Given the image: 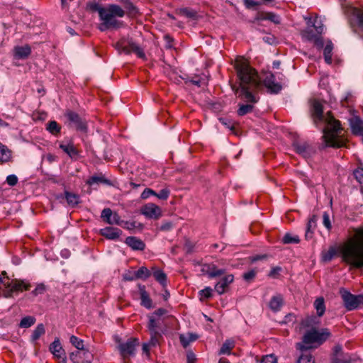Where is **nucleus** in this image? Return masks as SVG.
Returning a JSON list of instances; mask_svg holds the SVG:
<instances>
[{
  "label": "nucleus",
  "mask_w": 363,
  "mask_h": 363,
  "mask_svg": "<svg viewBox=\"0 0 363 363\" xmlns=\"http://www.w3.org/2000/svg\"><path fill=\"white\" fill-rule=\"evenodd\" d=\"M283 305V297L281 295L273 296L269 303V308L274 311H278Z\"/></svg>",
  "instance_id": "obj_21"
},
{
  "label": "nucleus",
  "mask_w": 363,
  "mask_h": 363,
  "mask_svg": "<svg viewBox=\"0 0 363 363\" xmlns=\"http://www.w3.org/2000/svg\"><path fill=\"white\" fill-rule=\"evenodd\" d=\"M198 338V335L193 333H188L186 335H181L179 337L182 345L186 347L191 342L195 341Z\"/></svg>",
  "instance_id": "obj_23"
},
{
  "label": "nucleus",
  "mask_w": 363,
  "mask_h": 363,
  "mask_svg": "<svg viewBox=\"0 0 363 363\" xmlns=\"http://www.w3.org/2000/svg\"><path fill=\"white\" fill-rule=\"evenodd\" d=\"M303 36L306 38H307L309 40H314L315 44L318 47L321 48L323 45V40L320 36H315L313 34H311V31L310 30H306L303 33Z\"/></svg>",
  "instance_id": "obj_28"
},
{
  "label": "nucleus",
  "mask_w": 363,
  "mask_h": 363,
  "mask_svg": "<svg viewBox=\"0 0 363 363\" xmlns=\"http://www.w3.org/2000/svg\"><path fill=\"white\" fill-rule=\"evenodd\" d=\"M314 307L316 310L318 315L320 317L322 316L325 311L324 298L323 297L316 298L314 302Z\"/></svg>",
  "instance_id": "obj_25"
},
{
  "label": "nucleus",
  "mask_w": 363,
  "mask_h": 363,
  "mask_svg": "<svg viewBox=\"0 0 363 363\" xmlns=\"http://www.w3.org/2000/svg\"><path fill=\"white\" fill-rule=\"evenodd\" d=\"M157 325L156 323V320L154 317V315H150L149 317V323H148V328L150 330V332L156 331Z\"/></svg>",
  "instance_id": "obj_49"
},
{
  "label": "nucleus",
  "mask_w": 363,
  "mask_h": 363,
  "mask_svg": "<svg viewBox=\"0 0 363 363\" xmlns=\"http://www.w3.org/2000/svg\"><path fill=\"white\" fill-rule=\"evenodd\" d=\"M337 255L341 257L342 262L351 268H363V228L355 229L353 235L338 247L332 245L328 250H323L321 261L329 262Z\"/></svg>",
  "instance_id": "obj_2"
},
{
  "label": "nucleus",
  "mask_w": 363,
  "mask_h": 363,
  "mask_svg": "<svg viewBox=\"0 0 363 363\" xmlns=\"http://www.w3.org/2000/svg\"><path fill=\"white\" fill-rule=\"evenodd\" d=\"M234 277L233 274H227L222 277L215 285V290L219 294H223L225 292L228 286L233 281Z\"/></svg>",
  "instance_id": "obj_12"
},
{
  "label": "nucleus",
  "mask_w": 363,
  "mask_h": 363,
  "mask_svg": "<svg viewBox=\"0 0 363 363\" xmlns=\"http://www.w3.org/2000/svg\"><path fill=\"white\" fill-rule=\"evenodd\" d=\"M124 6L129 15L135 16L138 13V9L129 0L124 1Z\"/></svg>",
  "instance_id": "obj_35"
},
{
  "label": "nucleus",
  "mask_w": 363,
  "mask_h": 363,
  "mask_svg": "<svg viewBox=\"0 0 363 363\" xmlns=\"http://www.w3.org/2000/svg\"><path fill=\"white\" fill-rule=\"evenodd\" d=\"M141 305L146 308H152V300L150 298L147 292L145 291V287L143 286L140 289Z\"/></svg>",
  "instance_id": "obj_22"
},
{
  "label": "nucleus",
  "mask_w": 363,
  "mask_h": 363,
  "mask_svg": "<svg viewBox=\"0 0 363 363\" xmlns=\"http://www.w3.org/2000/svg\"><path fill=\"white\" fill-rule=\"evenodd\" d=\"M120 223V217L117 213H113L111 218L110 220H108V223L109 224H119Z\"/></svg>",
  "instance_id": "obj_56"
},
{
  "label": "nucleus",
  "mask_w": 363,
  "mask_h": 363,
  "mask_svg": "<svg viewBox=\"0 0 363 363\" xmlns=\"http://www.w3.org/2000/svg\"><path fill=\"white\" fill-rule=\"evenodd\" d=\"M100 232L104 237L110 240H115L119 238L121 233V230L120 229L113 227H106L101 229Z\"/></svg>",
  "instance_id": "obj_16"
},
{
  "label": "nucleus",
  "mask_w": 363,
  "mask_h": 363,
  "mask_svg": "<svg viewBox=\"0 0 363 363\" xmlns=\"http://www.w3.org/2000/svg\"><path fill=\"white\" fill-rule=\"evenodd\" d=\"M98 13L101 21L99 27L101 31L119 28L121 23L116 18H123L125 14V10L117 4H109L106 7H100L98 9Z\"/></svg>",
  "instance_id": "obj_4"
},
{
  "label": "nucleus",
  "mask_w": 363,
  "mask_h": 363,
  "mask_svg": "<svg viewBox=\"0 0 363 363\" xmlns=\"http://www.w3.org/2000/svg\"><path fill=\"white\" fill-rule=\"evenodd\" d=\"M65 195L68 205L74 207L79 203V195L69 191H65Z\"/></svg>",
  "instance_id": "obj_24"
},
{
  "label": "nucleus",
  "mask_w": 363,
  "mask_h": 363,
  "mask_svg": "<svg viewBox=\"0 0 363 363\" xmlns=\"http://www.w3.org/2000/svg\"><path fill=\"white\" fill-rule=\"evenodd\" d=\"M31 52L29 45L16 46L13 49L14 57L17 59H26Z\"/></svg>",
  "instance_id": "obj_15"
},
{
  "label": "nucleus",
  "mask_w": 363,
  "mask_h": 363,
  "mask_svg": "<svg viewBox=\"0 0 363 363\" xmlns=\"http://www.w3.org/2000/svg\"><path fill=\"white\" fill-rule=\"evenodd\" d=\"M47 130L52 134H57L60 131V127L56 121H50L48 124Z\"/></svg>",
  "instance_id": "obj_41"
},
{
  "label": "nucleus",
  "mask_w": 363,
  "mask_h": 363,
  "mask_svg": "<svg viewBox=\"0 0 363 363\" xmlns=\"http://www.w3.org/2000/svg\"><path fill=\"white\" fill-rule=\"evenodd\" d=\"M65 116L68 121L77 129L83 130L85 128V125L82 121L79 115L73 111H69L65 113Z\"/></svg>",
  "instance_id": "obj_14"
},
{
  "label": "nucleus",
  "mask_w": 363,
  "mask_h": 363,
  "mask_svg": "<svg viewBox=\"0 0 363 363\" xmlns=\"http://www.w3.org/2000/svg\"><path fill=\"white\" fill-rule=\"evenodd\" d=\"M330 335V333L326 328L320 330L312 328L305 333L303 341L297 343L296 348L300 351L316 348L322 345Z\"/></svg>",
  "instance_id": "obj_5"
},
{
  "label": "nucleus",
  "mask_w": 363,
  "mask_h": 363,
  "mask_svg": "<svg viewBox=\"0 0 363 363\" xmlns=\"http://www.w3.org/2000/svg\"><path fill=\"white\" fill-rule=\"evenodd\" d=\"M202 272L206 274L210 278L219 277L224 274V271L218 269L214 264L204 265L202 268Z\"/></svg>",
  "instance_id": "obj_17"
},
{
  "label": "nucleus",
  "mask_w": 363,
  "mask_h": 363,
  "mask_svg": "<svg viewBox=\"0 0 363 363\" xmlns=\"http://www.w3.org/2000/svg\"><path fill=\"white\" fill-rule=\"evenodd\" d=\"M301 354L298 359V363H315L314 359L308 350L301 351Z\"/></svg>",
  "instance_id": "obj_30"
},
{
  "label": "nucleus",
  "mask_w": 363,
  "mask_h": 363,
  "mask_svg": "<svg viewBox=\"0 0 363 363\" xmlns=\"http://www.w3.org/2000/svg\"><path fill=\"white\" fill-rule=\"evenodd\" d=\"M150 272L145 267H141L135 274L136 279H145L150 276Z\"/></svg>",
  "instance_id": "obj_32"
},
{
  "label": "nucleus",
  "mask_w": 363,
  "mask_h": 363,
  "mask_svg": "<svg viewBox=\"0 0 363 363\" xmlns=\"http://www.w3.org/2000/svg\"><path fill=\"white\" fill-rule=\"evenodd\" d=\"M112 216H113L112 211L110 208H104L102 211L101 217L104 219V220H105L106 223H108V220H111V218Z\"/></svg>",
  "instance_id": "obj_45"
},
{
  "label": "nucleus",
  "mask_w": 363,
  "mask_h": 363,
  "mask_svg": "<svg viewBox=\"0 0 363 363\" xmlns=\"http://www.w3.org/2000/svg\"><path fill=\"white\" fill-rule=\"evenodd\" d=\"M138 345V341L135 338L129 339L126 342L121 344L118 348L123 357L125 358L128 356L134 354L135 347Z\"/></svg>",
  "instance_id": "obj_10"
},
{
  "label": "nucleus",
  "mask_w": 363,
  "mask_h": 363,
  "mask_svg": "<svg viewBox=\"0 0 363 363\" xmlns=\"http://www.w3.org/2000/svg\"><path fill=\"white\" fill-rule=\"evenodd\" d=\"M141 213L150 219H157L162 216L161 208L153 203H148L141 208Z\"/></svg>",
  "instance_id": "obj_8"
},
{
  "label": "nucleus",
  "mask_w": 363,
  "mask_h": 363,
  "mask_svg": "<svg viewBox=\"0 0 363 363\" xmlns=\"http://www.w3.org/2000/svg\"><path fill=\"white\" fill-rule=\"evenodd\" d=\"M60 148L62 149L71 158L76 159L78 156V151L72 143H62L60 144Z\"/></svg>",
  "instance_id": "obj_19"
},
{
  "label": "nucleus",
  "mask_w": 363,
  "mask_h": 363,
  "mask_svg": "<svg viewBox=\"0 0 363 363\" xmlns=\"http://www.w3.org/2000/svg\"><path fill=\"white\" fill-rule=\"evenodd\" d=\"M93 356L91 352L83 348V350H79L70 354V359L74 363H91Z\"/></svg>",
  "instance_id": "obj_9"
},
{
  "label": "nucleus",
  "mask_w": 363,
  "mask_h": 363,
  "mask_svg": "<svg viewBox=\"0 0 363 363\" xmlns=\"http://www.w3.org/2000/svg\"><path fill=\"white\" fill-rule=\"evenodd\" d=\"M323 225L328 230H330L332 228V225H331V222L330 220V217L327 212H324V213L323 215Z\"/></svg>",
  "instance_id": "obj_48"
},
{
  "label": "nucleus",
  "mask_w": 363,
  "mask_h": 363,
  "mask_svg": "<svg viewBox=\"0 0 363 363\" xmlns=\"http://www.w3.org/2000/svg\"><path fill=\"white\" fill-rule=\"evenodd\" d=\"M235 347L234 341L227 340L223 344L219 351V354H230L232 349Z\"/></svg>",
  "instance_id": "obj_27"
},
{
  "label": "nucleus",
  "mask_w": 363,
  "mask_h": 363,
  "mask_svg": "<svg viewBox=\"0 0 363 363\" xmlns=\"http://www.w3.org/2000/svg\"><path fill=\"white\" fill-rule=\"evenodd\" d=\"M125 243L134 250H143L145 247V243L135 237H128Z\"/></svg>",
  "instance_id": "obj_18"
},
{
  "label": "nucleus",
  "mask_w": 363,
  "mask_h": 363,
  "mask_svg": "<svg viewBox=\"0 0 363 363\" xmlns=\"http://www.w3.org/2000/svg\"><path fill=\"white\" fill-rule=\"evenodd\" d=\"M333 50V43L330 41L328 42L324 48L323 55H324V59H325V62L329 65L332 63Z\"/></svg>",
  "instance_id": "obj_26"
},
{
  "label": "nucleus",
  "mask_w": 363,
  "mask_h": 363,
  "mask_svg": "<svg viewBox=\"0 0 363 363\" xmlns=\"http://www.w3.org/2000/svg\"><path fill=\"white\" fill-rule=\"evenodd\" d=\"M18 181V179L15 174H10L6 177V182L11 186H15Z\"/></svg>",
  "instance_id": "obj_50"
},
{
  "label": "nucleus",
  "mask_w": 363,
  "mask_h": 363,
  "mask_svg": "<svg viewBox=\"0 0 363 363\" xmlns=\"http://www.w3.org/2000/svg\"><path fill=\"white\" fill-rule=\"evenodd\" d=\"M156 195V192L150 189H145L143 193L141 194V198L143 199H146L150 196Z\"/></svg>",
  "instance_id": "obj_52"
},
{
  "label": "nucleus",
  "mask_w": 363,
  "mask_h": 363,
  "mask_svg": "<svg viewBox=\"0 0 363 363\" xmlns=\"http://www.w3.org/2000/svg\"><path fill=\"white\" fill-rule=\"evenodd\" d=\"M35 323V318L33 316H26L23 318L20 322V327L28 328Z\"/></svg>",
  "instance_id": "obj_31"
},
{
  "label": "nucleus",
  "mask_w": 363,
  "mask_h": 363,
  "mask_svg": "<svg viewBox=\"0 0 363 363\" xmlns=\"http://www.w3.org/2000/svg\"><path fill=\"white\" fill-rule=\"evenodd\" d=\"M50 351L55 358L58 359H62V362L65 363V352L58 338H56L50 345Z\"/></svg>",
  "instance_id": "obj_11"
},
{
  "label": "nucleus",
  "mask_w": 363,
  "mask_h": 363,
  "mask_svg": "<svg viewBox=\"0 0 363 363\" xmlns=\"http://www.w3.org/2000/svg\"><path fill=\"white\" fill-rule=\"evenodd\" d=\"M340 294L343 301L344 306L348 311H352L362 303L360 295L355 296L344 288L340 289Z\"/></svg>",
  "instance_id": "obj_6"
},
{
  "label": "nucleus",
  "mask_w": 363,
  "mask_h": 363,
  "mask_svg": "<svg viewBox=\"0 0 363 363\" xmlns=\"http://www.w3.org/2000/svg\"><path fill=\"white\" fill-rule=\"evenodd\" d=\"M45 286L44 284H38L35 290L33 291V294L35 295V296H37L38 294H42L45 292Z\"/></svg>",
  "instance_id": "obj_54"
},
{
  "label": "nucleus",
  "mask_w": 363,
  "mask_h": 363,
  "mask_svg": "<svg viewBox=\"0 0 363 363\" xmlns=\"http://www.w3.org/2000/svg\"><path fill=\"white\" fill-rule=\"evenodd\" d=\"M354 176L359 183H363V168L360 167L357 168L354 171Z\"/></svg>",
  "instance_id": "obj_44"
},
{
  "label": "nucleus",
  "mask_w": 363,
  "mask_h": 363,
  "mask_svg": "<svg viewBox=\"0 0 363 363\" xmlns=\"http://www.w3.org/2000/svg\"><path fill=\"white\" fill-rule=\"evenodd\" d=\"M116 48L120 52H123L125 54L134 52L138 57L142 59L145 58L143 50L133 41L125 42L121 40L116 43Z\"/></svg>",
  "instance_id": "obj_7"
},
{
  "label": "nucleus",
  "mask_w": 363,
  "mask_h": 363,
  "mask_svg": "<svg viewBox=\"0 0 363 363\" xmlns=\"http://www.w3.org/2000/svg\"><path fill=\"white\" fill-rule=\"evenodd\" d=\"M332 363H350L347 360L341 359L339 357H335L333 359Z\"/></svg>",
  "instance_id": "obj_63"
},
{
  "label": "nucleus",
  "mask_w": 363,
  "mask_h": 363,
  "mask_svg": "<svg viewBox=\"0 0 363 363\" xmlns=\"http://www.w3.org/2000/svg\"><path fill=\"white\" fill-rule=\"evenodd\" d=\"M45 330L43 324H38L32 333V340L33 341L37 340L42 335L45 333Z\"/></svg>",
  "instance_id": "obj_34"
},
{
  "label": "nucleus",
  "mask_w": 363,
  "mask_h": 363,
  "mask_svg": "<svg viewBox=\"0 0 363 363\" xmlns=\"http://www.w3.org/2000/svg\"><path fill=\"white\" fill-rule=\"evenodd\" d=\"M155 279L160 282L162 285H164L166 283L167 277L166 274L161 270H156L153 273Z\"/></svg>",
  "instance_id": "obj_39"
},
{
  "label": "nucleus",
  "mask_w": 363,
  "mask_h": 363,
  "mask_svg": "<svg viewBox=\"0 0 363 363\" xmlns=\"http://www.w3.org/2000/svg\"><path fill=\"white\" fill-rule=\"evenodd\" d=\"M295 149L297 153L305 158L310 157L314 152L313 148L306 143L296 144Z\"/></svg>",
  "instance_id": "obj_13"
},
{
  "label": "nucleus",
  "mask_w": 363,
  "mask_h": 363,
  "mask_svg": "<svg viewBox=\"0 0 363 363\" xmlns=\"http://www.w3.org/2000/svg\"><path fill=\"white\" fill-rule=\"evenodd\" d=\"M180 13L182 15H184L187 17H194L195 16V13L193 11H191L188 9H182L180 10Z\"/></svg>",
  "instance_id": "obj_57"
},
{
  "label": "nucleus",
  "mask_w": 363,
  "mask_h": 363,
  "mask_svg": "<svg viewBox=\"0 0 363 363\" xmlns=\"http://www.w3.org/2000/svg\"><path fill=\"white\" fill-rule=\"evenodd\" d=\"M166 311L163 308H159L157 311H155L154 315L157 316H161L164 314H165Z\"/></svg>",
  "instance_id": "obj_64"
},
{
  "label": "nucleus",
  "mask_w": 363,
  "mask_h": 363,
  "mask_svg": "<svg viewBox=\"0 0 363 363\" xmlns=\"http://www.w3.org/2000/svg\"><path fill=\"white\" fill-rule=\"evenodd\" d=\"M262 19L269 20L276 24L280 23L279 16L274 13H272V12L266 13L264 14V16L262 18Z\"/></svg>",
  "instance_id": "obj_40"
},
{
  "label": "nucleus",
  "mask_w": 363,
  "mask_h": 363,
  "mask_svg": "<svg viewBox=\"0 0 363 363\" xmlns=\"http://www.w3.org/2000/svg\"><path fill=\"white\" fill-rule=\"evenodd\" d=\"M235 67L240 79V88L236 90V93L248 103L255 104L258 101L259 97L255 91L261 87L262 80L271 93L277 94L281 89V84L275 82L274 76L272 73L264 74L261 79L257 72L242 58L236 60Z\"/></svg>",
  "instance_id": "obj_1"
},
{
  "label": "nucleus",
  "mask_w": 363,
  "mask_h": 363,
  "mask_svg": "<svg viewBox=\"0 0 363 363\" xmlns=\"http://www.w3.org/2000/svg\"><path fill=\"white\" fill-rule=\"evenodd\" d=\"M280 271H281V267H274L271 269L269 275L272 277H276L277 275H278L279 274Z\"/></svg>",
  "instance_id": "obj_58"
},
{
  "label": "nucleus",
  "mask_w": 363,
  "mask_h": 363,
  "mask_svg": "<svg viewBox=\"0 0 363 363\" xmlns=\"http://www.w3.org/2000/svg\"><path fill=\"white\" fill-rule=\"evenodd\" d=\"M173 227V225L172 223L170 222H166V223H164L161 227H160V229L162 230H164V231H167V230H169L172 228Z\"/></svg>",
  "instance_id": "obj_59"
},
{
  "label": "nucleus",
  "mask_w": 363,
  "mask_h": 363,
  "mask_svg": "<svg viewBox=\"0 0 363 363\" xmlns=\"http://www.w3.org/2000/svg\"><path fill=\"white\" fill-rule=\"evenodd\" d=\"M312 116L315 123L324 122L326 126L323 130V138L325 146L341 147L346 145L347 139L345 131L341 127L340 122L328 112L323 115V106L318 101L315 100L312 104Z\"/></svg>",
  "instance_id": "obj_3"
},
{
  "label": "nucleus",
  "mask_w": 363,
  "mask_h": 363,
  "mask_svg": "<svg viewBox=\"0 0 363 363\" xmlns=\"http://www.w3.org/2000/svg\"><path fill=\"white\" fill-rule=\"evenodd\" d=\"M70 342L73 346H74L78 351L79 350H83L84 348V342L82 340L78 338L77 337L74 335H72L70 337Z\"/></svg>",
  "instance_id": "obj_38"
},
{
  "label": "nucleus",
  "mask_w": 363,
  "mask_h": 363,
  "mask_svg": "<svg viewBox=\"0 0 363 363\" xmlns=\"http://www.w3.org/2000/svg\"><path fill=\"white\" fill-rule=\"evenodd\" d=\"M352 14L357 26L363 30V10L359 8H352Z\"/></svg>",
  "instance_id": "obj_20"
},
{
  "label": "nucleus",
  "mask_w": 363,
  "mask_h": 363,
  "mask_svg": "<svg viewBox=\"0 0 363 363\" xmlns=\"http://www.w3.org/2000/svg\"><path fill=\"white\" fill-rule=\"evenodd\" d=\"M150 340L147 342L150 347H154L158 343L159 334L157 331L150 332Z\"/></svg>",
  "instance_id": "obj_46"
},
{
  "label": "nucleus",
  "mask_w": 363,
  "mask_h": 363,
  "mask_svg": "<svg viewBox=\"0 0 363 363\" xmlns=\"http://www.w3.org/2000/svg\"><path fill=\"white\" fill-rule=\"evenodd\" d=\"M300 241L298 235H292L291 233H286L282 238V242L284 244L298 243Z\"/></svg>",
  "instance_id": "obj_33"
},
{
  "label": "nucleus",
  "mask_w": 363,
  "mask_h": 363,
  "mask_svg": "<svg viewBox=\"0 0 363 363\" xmlns=\"http://www.w3.org/2000/svg\"><path fill=\"white\" fill-rule=\"evenodd\" d=\"M252 104H240L238 110V114L242 116L252 112Z\"/></svg>",
  "instance_id": "obj_36"
},
{
  "label": "nucleus",
  "mask_w": 363,
  "mask_h": 363,
  "mask_svg": "<svg viewBox=\"0 0 363 363\" xmlns=\"http://www.w3.org/2000/svg\"><path fill=\"white\" fill-rule=\"evenodd\" d=\"M87 184L89 185L94 184H109L108 179H106L104 176H93L89 179L87 181Z\"/></svg>",
  "instance_id": "obj_29"
},
{
  "label": "nucleus",
  "mask_w": 363,
  "mask_h": 363,
  "mask_svg": "<svg viewBox=\"0 0 363 363\" xmlns=\"http://www.w3.org/2000/svg\"><path fill=\"white\" fill-rule=\"evenodd\" d=\"M212 289L209 286L206 287L203 290L200 291V294L201 296H203L204 298H208L212 295Z\"/></svg>",
  "instance_id": "obj_51"
},
{
  "label": "nucleus",
  "mask_w": 363,
  "mask_h": 363,
  "mask_svg": "<svg viewBox=\"0 0 363 363\" xmlns=\"http://www.w3.org/2000/svg\"><path fill=\"white\" fill-rule=\"evenodd\" d=\"M220 121L229 129H232L233 128V123L230 122L227 123L226 120L224 118H220Z\"/></svg>",
  "instance_id": "obj_61"
},
{
  "label": "nucleus",
  "mask_w": 363,
  "mask_h": 363,
  "mask_svg": "<svg viewBox=\"0 0 363 363\" xmlns=\"http://www.w3.org/2000/svg\"><path fill=\"white\" fill-rule=\"evenodd\" d=\"M316 225V218L315 216L311 218L308 223H307V230L306 233V237L308 238L311 237L313 233V230L315 228Z\"/></svg>",
  "instance_id": "obj_37"
},
{
  "label": "nucleus",
  "mask_w": 363,
  "mask_h": 363,
  "mask_svg": "<svg viewBox=\"0 0 363 363\" xmlns=\"http://www.w3.org/2000/svg\"><path fill=\"white\" fill-rule=\"evenodd\" d=\"M260 363H277V359L274 354H268L262 357Z\"/></svg>",
  "instance_id": "obj_47"
},
{
  "label": "nucleus",
  "mask_w": 363,
  "mask_h": 363,
  "mask_svg": "<svg viewBox=\"0 0 363 363\" xmlns=\"http://www.w3.org/2000/svg\"><path fill=\"white\" fill-rule=\"evenodd\" d=\"M150 344H148L147 342H145V343H143V353H145L147 357L150 355Z\"/></svg>",
  "instance_id": "obj_60"
},
{
  "label": "nucleus",
  "mask_w": 363,
  "mask_h": 363,
  "mask_svg": "<svg viewBox=\"0 0 363 363\" xmlns=\"http://www.w3.org/2000/svg\"><path fill=\"white\" fill-rule=\"evenodd\" d=\"M256 275V272L255 270H250L243 274V278L246 281L252 280Z\"/></svg>",
  "instance_id": "obj_55"
},
{
  "label": "nucleus",
  "mask_w": 363,
  "mask_h": 363,
  "mask_svg": "<svg viewBox=\"0 0 363 363\" xmlns=\"http://www.w3.org/2000/svg\"><path fill=\"white\" fill-rule=\"evenodd\" d=\"M169 194V191L167 189H162L158 194L156 193L155 196L160 199L165 200L168 198Z\"/></svg>",
  "instance_id": "obj_53"
},
{
  "label": "nucleus",
  "mask_w": 363,
  "mask_h": 363,
  "mask_svg": "<svg viewBox=\"0 0 363 363\" xmlns=\"http://www.w3.org/2000/svg\"><path fill=\"white\" fill-rule=\"evenodd\" d=\"M313 27L318 34H321L324 31V26L321 21L318 18H315L313 23Z\"/></svg>",
  "instance_id": "obj_43"
},
{
  "label": "nucleus",
  "mask_w": 363,
  "mask_h": 363,
  "mask_svg": "<svg viewBox=\"0 0 363 363\" xmlns=\"http://www.w3.org/2000/svg\"><path fill=\"white\" fill-rule=\"evenodd\" d=\"M10 157L9 151L0 143V161H7Z\"/></svg>",
  "instance_id": "obj_42"
},
{
  "label": "nucleus",
  "mask_w": 363,
  "mask_h": 363,
  "mask_svg": "<svg viewBox=\"0 0 363 363\" xmlns=\"http://www.w3.org/2000/svg\"><path fill=\"white\" fill-rule=\"evenodd\" d=\"M45 158L46 160L50 162H52L56 160L57 159V157L52 154H48L46 156H45Z\"/></svg>",
  "instance_id": "obj_62"
}]
</instances>
